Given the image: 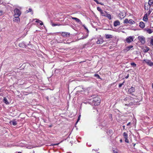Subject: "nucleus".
<instances>
[{"label": "nucleus", "mask_w": 153, "mask_h": 153, "mask_svg": "<svg viewBox=\"0 0 153 153\" xmlns=\"http://www.w3.org/2000/svg\"><path fill=\"white\" fill-rule=\"evenodd\" d=\"M135 22L133 20H124V23L125 24H127L128 23L132 25L135 23Z\"/></svg>", "instance_id": "nucleus-6"}, {"label": "nucleus", "mask_w": 153, "mask_h": 153, "mask_svg": "<svg viewBox=\"0 0 153 153\" xmlns=\"http://www.w3.org/2000/svg\"><path fill=\"white\" fill-rule=\"evenodd\" d=\"M72 19H78V18L76 17H72Z\"/></svg>", "instance_id": "nucleus-46"}, {"label": "nucleus", "mask_w": 153, "mask_h": 153, "mask_svg": "<svg viewBox=\"0 0 153 153\" xmlns=\"http://www.w3.org/2000/svg\"><path fill=\"white\" fill-rule=\"evenodd\" d=\"M120 141L121 142H122V140H120Z\"/></svg>", "instance_id": "nucleus-51"}, {"label": "nucleus", "mask_w": 153, "mask_h": 153, "mask_svg": "<svg viewBox=\"0 0 153 153\" xmlns=\"http://www.w3.org/2000/svg\"><path fill=\"white\" fill-rule=\"evenodd\" d=\"M144 20V21H146V22H147L148 20H145V19H144V20Z\"/></svg>", "instance_id": "nucleus-50"}, {"label": "nucleus", "mask_w": 153, "mask_h": 153, "mask_svg": "<svg viewBox=\"0 0 153 153\" xmlns=\"http://www.w3.org/2000/svg\"><path fill=\"white\" fill-rule=\"evenodd\" d=\"M124 82H125V81H124L123 83L119 84V88H121L122 87V85L124 84Z\"/></svg>", "instance_id": "nucleus-32"}, {"label": "nucleus", "mask_w": 153, "mask_h": 153, "mask_svg": "<svg viewBox=\"0 0 153 153\" xmlns=\"http://www.w3.org/2000/svg\"><path fill=\"white\" fill-rule=\"evenodd\" d=\"M113 151L114 153H118V152L117 151H115L114 150H113Z\"/></svg>", "instance_id": "nucleus-44"}, {"label": "nucleus", "mask_w": 153, "mask_h": 153, "mask_svg": "<svg viewBox=\"0 0 153 153\" xmlns=\"http://www.w3.org/2000/svg\"><path fill=\"white\" fill-rule=\"evenodd\" d=\"M98 153H99V152H98Z\"/></svg>", "instance_id": "nucleus-57"}, {"label": "nucleus", "mask_w": 153, "mask_h": 153, "mask_svg": "<svg viewBox=\"0 0 153 153\" xmlns=\"http://www.w3.org/2000/svg\"><path fill=\"white\" fill-rule=\"evenodd\" d=\"M151 6H149V5H148L147 2H146L145 3L144 5V7L145 10H148L150 8Z\"/></svg>", "instance_id": "nucleus-14"}, {"label": "nucleus", "mask_w": 153, "mask_h": 153, "mask_svg": "<svg viewBox=\"0 0 153 153\" xmlns=\"http://www.w3.org/2000/svg\"><path fill=\"white\" fill-rule=\"evenodd\" d=\"M113 132V131L112 130H109V131H108V132H107L108 133H109V134H111V133H112Z\"/></svg>", "instance_id": "nucleus-34"}, {"label": "nucleus", "mask_w": 153, "mask_h": 153, "mask_svg": "<svg viewBox=\"0 0 153 153\" xmlns=\"http://www.w3.org/2000/svg\"><path fill=\"white\" fill-rule=\"evenodd\" d=\"M149 50V48L148 47H146L144 49V52H147Z\"/></svg>", "instance_id": "nucleus-24"}, {"label": "nucleus", "mask_w": 153, "mask_h": 153, "mask_svg": "<svg viewBox=\"0 0 153 153\" xmlns=\"http://www.w3.org/2000/svg\"><path fill=\"white\" fill-rule=\"evenodd\" d=\"M30 12H31V14H32L33 13V11H32V9L31 8H29L28 10H27L26 11V13H28Z\"/></svg>", "instance_id": "nucleus-23"}, {"label": "nucleus", "mask_w": 153, "mask_h": 153, "mask_svg": "<svg viewBox=\"0 0 153 153\" xmlns=\"http://www.w3.org/2000/svg\"><path fill=\"white\" fill-rule=\"evenodd\" d=\"M119 17L120 18V19H122L125 16V14L123 13H120L118 15Z\"/></svg>", "instance_id": "nucleus-12"}, {"label": "nucleus", "mask_w": 153, "mask_h": 153, "mask_svg": "<svg viewBox=\"0 0 153 153\" xmlns=\"http://www.w3.org/2000/svg\"><path fill=\"white\" fill-rule=\"evenodd\" d=\"M131 105V104L130 103H129V104H125V105H126V106H130Z\"/></svg>", "instance_id": "nucleus-40"}, {"label": "nucleus", "mask_w": 153, "mask_h": 153, "mask_svg": "<svg viewBox=\"0 0 153 153\" xmlns=\"http://www.w3.org/2000/svg\"><path fill=\"white\" fill-rule=\"evenodd\" d=\"M93 21H92L91 22H91V24L93 26H96L97 25H100L99 24V23L97 22L98 21V20H92Z\"/></svg>", "instance_id": "nucleus-8"}, {"label": "nucleus", "mask_w": 153, "mask_h": 153, "mask_svg": "<svg viewBox=\"0 0 153 153\" xmlns=\"http://www.w3.org/2000/svg\"><path fill=\"white\" fill-rule=\"evenodd\" d=\"M105 37L106 39H109L112 38L113 37L111 35L105 34Z\"/></svg>", "instance_id": "nucleus-18"}, {"label": "nucleus", "mask_w": 153, "mask_h": 153, "mask_svg": "<svg viewBox=\"0 0 153 153\" xmlns=\"http://www.w3.org/2000/svg\"><path fill=\"white\" fill-rule=\"evenodd\" d=\"M130 122L128 123L127 124V126H128L129 125H130Z\"/></svg>", "instance_id": "nucleus-49"}, {"label": "nucleus", "mask_w": 153, "mask_h": 153, "mask_svg": "<svg viewBox=\"0 0 153 153\" xmlns=\"http://www.w3.org/2000/svg\"><path fill=\"white\" fill-rule=\"evenodd\" d=\"M123 128H125V126H123Z\"/></svg>", "instance_id": "nucleus-54"}, {"label": "nucleus", "mask_w": 153, "mask_h": 153, "mask_svg": "<svg viewBox=\"0 0 153 153\" xmlns=\"http://www.w3.org/2000/svg\"><path fill=\"white\" fill-rule=\"evenodd\" d=\"M125 138V141L126 143H129V140H128V138Z\"/></svg>", "instance_id": "nucleus-36"}, {"label": "nucleus", "mask_w": 153, "mask_h": 153, "mask_svg": "<svg viewBox=\"0 0 153 153\" xmlns=\"http://www.w3.org/2000/svg\"><path fill=\"white\" fill-rule=\"evenodd\" d=\"M36 22L38 23V24H39L40 25H43V22L39 20H36Z\"/></svg>", "instance_id": "nucleus-21"}, {"label": "nucleus", "mask_w": 153, "mask_h": 153, "mask_svg": "<svg viewBox=\"0 0 153 153\" xmlns=\"http://www.w3.org/2000/svg\"><path fill=\"white\" fill-rule=\"evenodd\" d=\"M17 20H16V19H15V20H13V22H16V21ZM18 20H17V22H18Z\"/></svg>", "instance_id": "nucleus-48"}, {"label": "nucleus", "mask_w": 153, "mask_h": 153, "mask_svg": "<svg viewBox=\"0 0 153 153\" xmlns=\"http://www.w3.org/2000/svg\"><path fill=\"white\" fill-rule=\"evenodd\" d=\"M152 11L150 9H149V14H150L151 13V12Z\"/></svg>", "instance_id": "nucleus-42"}, {"label": "nucleus", "mask_w": 153, "mask_h": 153, "mask_svg": "<svg viewBox=\"0 0 153 153\" xmlns=\"http://www.w3.org/2000/svg\"><path fill=\"white\" fill-rule=\"evenodd\" d=\"M134 38V36H129L126 38V41L127 42L129 43L133 41Z\"/></svg>", "instance_id": "nucleus-5"}, {"label": "nucleus", "mask_w": 153, "mask_h": 153, "mask_svg": "<svg viewBox=\"0 0 153 153\" xmlns=\"http://www.w3.org/2000/svg\"><path fill=\"white\" fill-rule=\"evenodd\" d=\"M59 144V143H57V144H51V145L52 146H55V145H57Z\"/></svg>", "instance_id": "nucleus-41"}, {"label": "nucleus", "mask_w": 153, "mask_h": 153, "mask_svg": "<svg viewBox=\"0 0 153 153\" xmlns=\"http://www.w3.org/2000/svg\"><path fill=\"white\" fill-rule=\"evenodd\" d=\"M80 117H81V115H80L78 117L77 121H76V124L80 120Z\"/></svg>", "instance_id": "nucleus-33"}, {"label": "nucleus", "mask_w": 153, "mask_h": 153, "mask_svg": "<svg viewBox=\"0 0 153 153\" xmlns=\"http://www.w3.org/2000/svg\"><path fill=\"white\" fill-rule=\"evenodd\" d=\"M99 4H101L102 5H103V3H101V2H99Z\"/></svg>", "instance_id": "nucleus-47"}, {"label": "nucleus", "mask_w": 153, "mask_h": 153, "mask_svg": "<svg viewBox=\"0 0 153 153\" xmlns=\"http://www.w3.org/2000/svg\"><path fill=\"white\" fill-rule=\"evenodd\" d=\"M104 42L103 39L102 38H100L98 39L97 43V44H101Z\"/></svg>", "instance_id": "nucleus-9"}, {"label": "nucleus", "mask_w": 153, "mask_h": 153, "mask_svg": "<svg viewBox=\"0 0 153 153\" xmlns=\"http://www.w3.org/2000/svg\"><path fill=\"white\" fill-rule=\"evenodd\" d=\"M143 19H148V18H147V16L146 15H145L144 17L143 18Z\"/></svg>", "instance_id": "nucleus-37"}, {"label": "nucleus", "mask_w": 153, "mask_h": 153, "mask_svg": "<svg viewBox=\"0 0 153 153\" xmlns=\"http://www.w3.org/2000/svg\"><path fill=\"white\" fill-rule=\"evenodd\" d=\"M3 13V12L2 10H0V16H1Z\"/></svg>", "instance_id": "nucleus-39"}, {"label": "nucleus", "mask_w": 153, "mask_h": 153, "mask_svg": "<svg viewBox=\"0 0 153 153\" xmlns=\"http://www.w3.org/2000/svg\"><path fill=\"white\" fill-rule=\"evenodd\" d=\"M144 62H145L149 66L151 67H153V62L151 61V60L147 59H144L143 61V62L144 63Z\"/></svg>", "instance_id": "nucleus-3"}, {"label": "nucleus", "mask_w": 153, "mask_h": 153, "mask_svg": "<svg viewBox=\"0 0 153 153\" xmlns=\"http://www.w3.org/2000/svg\"><path fill=\"white\" fill-rule=\"evenodd\" d=\"M11 124H12L13 126H16L17 125L16 122V121L15 120H13L10 122Z\"/></svg>", "instance_id": "nucleus-17"}, {"label": "nucleus", "mask_w": 153, "mask_h": 153, "mask_svg": "<svg viewBox=\"0 0 153 153\" xmlns=\"http://www.w3.org/2000/svg\"><path fill=\"white\" fill-rule=\"evenodd\" d=\"M133 47V46L132 45H130V46H128L126 48V50H127V51H129L130 49L131 48H132Z\"/></svg>", "instance_id": "nucleus-25"}, {"label": "nucleus", "mask_w": 153, "mask_h": 153, "mask_svg": "<svg viewBox=\"0 0 153 153\" xmlns=\"http://www.w3.org/2000/svg\"><path fill=\"white\" fill-rule=\"evenodd\" d=\"M131 65L133 66V67H135L136 66V64L134 63V62H131Z\"/></svg>", "instance_id": "nucleus-30"}, {"label": "nucleus", "mask_w": 153, "mask_h": 153, "mask_svg": "<svg viewBox=\"0 0 153 153\" xmlns=\"http://www.w3.org/2000/svg\"><path fill=\"white\" fill-rule=\"evenodd\" d=\"M18 8H16L14 9L13 10L14 16L15 18H19V17L21 15L22 12L20 10H21L22 9V7H18Z\"/></svg>", "instance_id": "nucleus-2"}, {"label": "nucleus", "mask_w": 153, "mask_h": 153, "mask_svg": "<svg viewBox=\"0 0 153 153\" xmlns=\"http://www.w3.org/2000/svg\"><path fill=\"white\" fill-rule=\"evenodd\" d=\"M18 153H22L21 152H19Z\"/></svg>", "instance_id": "nucleus-55"}, {"label": "nucleus", "mask_w": 153, "mask_h": 153, "mask_svg": "<svg viewBox=\"0 0 153 153\" xmlns=\"http://www.w3.org/2000/svg\"><path fill=\"white\" fill-rule=\"evenodd\" d=\"M152 88H153V83L152 84Z\"/></svg>", "instance_id": "nucleus-52"}, {"label": "nucleus", "mask_w": 153, "mask_h": 153, "mask_svg": "<svg viewBox=\"0 0 153 153\" xmlns=\"http://www.w3.org/2000/svg\"><path fill=\"white\" fill-rule=\"evenodd\" d=\"M51 24L53 26H57V25L59 26V25H58V24H53V23L52 22H51Z\"/></svg>", "instance_id": "nucleus-31"}, {"label": "nucleus", "mask_w": 153, "mask_h": 153, "mask_svg": "<svg viewBox=\"0 0 153 153\" xmlns=\"http://www.w3.org/2000/svg\"><path fill=\"white\" fill-rule=\"evenodd\" d=\"M97 10L100 12L101 14H102V13L103 12V11H104L103 10H102L100 7H97Z\"/></svg>", "instance_id": "nucleus-26"}, {"label": "nucleus", "mask_w": 153, "mask_h": 153, "mask_svg": "<svg viewBox=\"0 0 153 153\" xmlns=\"http://www.w3.org/2000/svg\"><path fill=\"white\" fill-rule=\"evenodd\" d=\"M151 44L153 46V43H151Z\"/></svg>", "instance_id": "nucleus-53"}, {"label": "nucleus", "mask_w": 153, "mask_h": 153, "mask_svg": "<svg viewBox=\"0 0 153 153\" xmlns=\"http://www.w3.org/2000/svg\"><path fill=\"white\" fill-rule=\"evenodd\" d=\"M61 35L62 36L65 37H68L70 36V33L66 32H62Z\"/></svg>", "instance_id": "nucleus-10"}, {"label": "nucleus", "mask_w": 153, "mask_h": 153, "mask_svg": "<svg viewBox=\"0 0 153 153\" xmlns=\"http://www.w3.org/2000/svg\"><path fill=\"white\" fill-rule=\"evenodd\" d=\"M139 26L140 27L143 28L145 27V23L143 22H140L139 23Z\"/></svg>", "instance_id": "nucleus-16"}, {"label": "nucleus", "mask_w": 153, "mask_h": 153, "mask_svg": "<svg viewBox=\"0 0 153 153\" xmlns=\"http://www.w3.org/2000/svg\"><path fill=\"white\" fill-rule=\"evenodd\" d=\"M94 76L98 79H100V76L98 74H95Z\"/></svg>", "instance_id": "nucleus-29"}, {"label": "nucleus", "mask_w": 153, "mask_h": 153, "mask_svg": "<svg viewBox=\"0 0 153 153\" xmlns=\"http://www.w3.org/2000/svg\"><path fill=\"white\" fill-rule=\"evenodd\" d=\"M93 99H91L90 101L92 102H90L92 105L94 106L98 105L100 104V98L96 95H93L91 96Z\"/></svg>", "instance_id": "nucleus-1"}, {"label": "nucleus", "mask_w": 153, "mask_h": 153, "mask_svg": "<svg viewBox=\"0 0 153 153\" xmlns=\"http://www.w3.org/2000/svg\"><path fill=\"white\" fill-rule=\"evenodd\" d=\"M153 4V0H149L148 4L149 6H152Z\"/></svg>", "instance_id": "nucleus-22"}, {"label": "nucleus", "mask_w": 153, "mask_h": 153, "mask_svg": "<svg viewBox=\"0 0 153 153\" xmlns=\"http://www.w3.org/2000/svg\"><path fill=\"white\" fill-rule=\"evenodd\" d=\"M19 46L20 47L24 48L25 47V45L23 42H22L19 44Z\"/></svg>", "instance_id": "nucleus-20"}, {"label": "nucleus", "mask_w": 153, "mask_h": 153, "mask_svg": "<svg viewBox=\"0 0 153 153\" xmlns=\"http://www.w3.org/2000/svg\"><path fill=\"white\" fill-rule=\"evenodd\" d=\"M129 74H128L125 77V78L126 79H127L128 78V77H129Z\"/></svg>", "instance_id": "nucleus-43"}, {"label": "nucleus", "mask_w": 153, "mask_h": 153, "mask_svg": "<svg viewBox=\"0 0 153 153\" xmlns=\"http://www.w3.org/2000/svg\"><path fill=\"white\" fill-rule=\"evenodd\" d=\"M83 26L84 28L86 30L87 33H88V28H86V27L85 26V25H83Z\"/></svg>", "instance_id": "nucleus-35"}, {"label": "nucleus", "mask_w": 153, "mask_h": 153, "mask_svg": "<svg viewBox=\"0 0 153 153\" xmlns=\"http://www.w3.org/2000/svg\"><path fill=\"white\" fill-rule=\"evenodd\" d=\"M3 102L6 104H8L9 103L8 101L7 100V99L6 97H4V98Z\"/></svg>", "instance_id": "nucleus-19"}, {"label": "nucleus", "mask_w": 153, "mask_h": 153, "mask_svg": "<svg viewBox=\"0 0 153 153\" xmlns=\"http://www.w3.org/2000/svg\"><path fill=\"white\" fill-rule=\"evenodd\" d=\"M133 98L130 97H128L125 98L124 99V101H128V102H130V100H131Z\"/></svg>", "instance_id": "nucleus-13"}, {"label": "nucleus", "mask_w": 153, "mask_h": 153, "mask_svg": "<svg viewBox=\"0 0 153 153\" xmlns=\"http://www.w3.org/2000/svg\"><path fill=\"white\" fill-rule=\"evenodd\" d=\"M120 25V22L118 20H116L114 22V25L115 27H116L117 26Z\"/></svg>", "instance_id": "nucleus-15"}, {"label": "nucleus", "mask_w": 153, "mask_h": 153, "mask_svg": "<svg viewBox=\"0 0 153 153\" xmlns=\"http://www.w3.org/2000/svg\"><path fill=\"white\" fill-rule=\"evenodd\" d=\"M102 16H105L108 19H111V15L108 14L106 11H104L101 14Z\"/></svg>", "instance_id": "nucleus-4"}, {"label": "nucleus", "mask_w": 153, "mask_h": 153, "mask_svg": "<svg viewBox=\"0 0 153 153\" xmlns=\"http://www.w3.org/2000/svg\"><path fill=\"white\" fill-rule=\"evenodd\" d=\"M123 135L124 138H128V134L126 132H124Z\"/></svg>", "instance_id": "nucleus-28"}, {"label": "nucleus", "mask_w": 153, "mask_h": 153, "mask_svg": "<svg viewBox=\"0 0 153 153\" xmlns=\"http://www.w3.org/2000/svg\"><path fill=\"white\" fill-rule=\"evenodd\" d=\"M135 91V89L133 87H131V88L129 89L128 90V92L129 94H131L132 93L134 92Z\"/></svg>", "instance_id": "nucleus-11"}, {"label": "nucleus", "mask_w": 153, "mask_h": 153, "mask_svg": "<svg viewBox=\"0 0 153 153\" xmlns=\"http://www.w3.org/2000/svg\"><path fill=\"white\" fill-rule=\"evenodd\" d=\"M152 22H153V21H152Z\"/></svg>", "instance_id": "nucleus-56"}, {"label": "nucleus", "mask_w": 153, "mask_h": 153, "mask_svg": "<svg viewBox=\"0 0 153 153\" xmlns=\"http://www.w3.org/2000/svg\"><path fill=\"white\" fill-rule=\"evenodd\" d=\"M138 39L142 43H145V39L143 36H139L138 37Z\"/></svg>", "instance_id": "nucleus-7"}, {"label": "nucleus", "mask_w": 153, "mask_h": 153, "mask_svg": "<svg viewBox=\"0 0 153 153\" xmlns=\"http://www.w3.org/2000/svg\"><path fill=\"white\" fill-rule=\"evenodd\" d=\"M76 22L79 23L80 24L81 23L80 20H75Z\"/></svg>", "instance_id": "nucleus-38"}, {"label": "nucleus", "mask_w": 153, "mask_h": 153, "mask_svg": "<svg viewBox=\"0 0 153 153\" xmlns=\"http://www.w3.org/2000/svg\"><path fill=\"white\" fill-rule=\"evenodd\" d=\"M153 43V39H152L151 40L150 43Z\"/></svg>", "instance_id": "nucleus-45"}, {"label": "nucleus", "mask_w": 153, "mask_h": 153, "mask_svg": "<svg viewBox=\"0 0 153 153\" xmlns=\"http://www.w3.org/2000/svg\"><path fill=\"white\" fill-rule=\"evenodd\" d=\"M147 32L148 33H151L153 32V30H152L150 29H148L146 30Z\"/></svg>", "instance_id": "nucleus-27"}]
</instances>
